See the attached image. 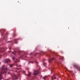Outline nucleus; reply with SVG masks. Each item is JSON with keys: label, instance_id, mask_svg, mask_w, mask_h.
<instances>
[{"label": "nucleus", "instance_id": "4468645a", "mask_svg": "<svg viewBox=\"0 0 80 80\" xmlns=\"http://www.w3.org/2000/svg\"><path fill=\"white\" fill-rule=\"evenodd\" d=\"M33 63V62H29L28 63L29 64H30V63Z\"/></svg>", "mask_w": 80, "mask_h": 80}, {"label": "nucleus", "instance_id": "9b49d317", "mask_svg": "<svg viewBox=\"0 0 80 80\" xmlns=\"http://www.w3.org/2000/svg\"><path fill=\"white\" fill-rule=\"evenodd\" d=\"M17 39H15V43H18V41H17Z\"/></svg>", "mask_w": 80, "mask_h": 80}, {"label": "nucleus", "instance_id": "f3484780", "mask_svg": "<svg viewBox=\"0 0 80 80\" xmlns=\"http://www.w3.org/2000/svg\"><path fill=\"white\" fill-rule=\"evenodd\" d=\"M12 41H10L7 42V43H10V42H12Z\"/></svg>", "mask_w": 80, "mask_h": 80}, {"label": "nucleus", "instance_id": "c85d7f7f", "mask_svg": "<svg viewBox=\"0 0 80 80\" xmlns=\"http://www.w3.org/2000/svg\"><path fill=\"white\" fill-rule=\"evenodd\" d=\"M50 52H52V50H50Z\"/></svg>", "mask_w": 80, "mask_h": 80}, {"label": "nucleus", "instance_id": "a211bd4d", "mask_svg": "<svg viewBox=\"0 0 80 80\" xmlns=\"http://www.w3.org/2000/svg\"><path fill=\"white\" fill-rule=\"evenodd\" d=\"M35 63H38V61H35Z\"/></svg>", "mask_w": 80, "mask_h": 80}, {"label": "nucleus", "instance_id": "2eb2a0df", "mask_svg": "<svg viewBox=\"0 0 80 80\" xmlns=\"http://www.w3.org/2000/svg\"><path fill=\"white\" fill-rule=\"evenodd\" d=\"M43 65L44 66H46V65H47V64L45 63H44L43 64Z\"/></svg>", "mask_w": 80, "mask_h": 80}, {"label": "nucleus", "instance_id": "6e6552de", "mask_svg": "<svg viewBox=\"0 0 80 80\" xmlns=\"http://www.w3.org/2000/svg\"><path fill=\"white\" fill-rule=\"evenodd\" d=\"M13 79L12 80H15V79H17V76L15 75H14V76L13 75Z\"/></svg>", "mask_w": 80, "mask_h": 80}, {"label": "nucleus", "instance_id": "7c9ffc66", "mask_svg": "<svg viewBox=\"0 0 80 80\" xmlns=\"http://www.w3.org/2000/svg\"><path fill=\"white\" fill-rule=\"evenodd\" d=\"M17 69L18 70V68H17Z\"/></svg>", "mask_w": 80, "mask_h": 80}, {"label": "nucleus", "instance_id": "f257e3e1", "mask_svg": "<svg viewBox=\"0 0 80 80\" xmlns=\"http://www.w3.org/2000/svg\"><path fill=\"white\" fill-rule=\"evenodd\" d=\"M1 70H2V71L1 72V73H6L7 71V68H4V66H3L1 68Z\"/></svg>", "mask_w": 80, "mask_h": 80}, {"label": "nucleus", "instance_id": "aec40b11", "mask_svg": "<svg viewBox=\"0 0 80 80\" xmlns=\"http://www.w3.org/2000/svg\"><path fill=\"white\" fill-rule=\"evenodd\" d=\"M61 58H64V57H63V56H62L61 57Z\"/></svg>", "mask_w": 80, "mask_h": 80}, {"label": "nucleus", "instance_id": "ddd939ff", "mask_svg": "<svg viewBox=\"0 0 80 80\" xmlns=\"http://www.w3.org/2000/svg\"><path fill=\"white\" fill-rule=\"evenodd\" d=\"M12 60H15V57H13L12 58Z\"/></svg>", "mask_w": 80, "mask_h": 80}, {"label": "nucleus", "instance_id": "412c9836", "mask_svg": "<svg viewBox=\"0 0 80 80\" xmlns=\"http://www.w3.org/2000/svg\"><path fill=\"white\" fill-rule=\"evenodd\" d=\"M18 62V61L17 60H16V61H15V63H17Z\"/></svg>", "mask_w": 80, "mask_h": 80}, {"label": "nucleus", "instance_id": "4be33fe9", "mask_svg": "<svg viewBox=\"0 0 80 80\" xmlns=\"http://www.w3.org/2000/svg\"><path fill=\"white\" fill-rule=\"evenodd\" d=\"M61 53H63V52L62 51H61Z\"/></svg>", "mask_w": 80, "mask_h": 80}, {"label": "nucleus", "instance_id": "423d86ee", "mask_svg": "<svg viewBox=\"0 0 80 80\" xmlns=\"http://www.w3.org/2000/svg\"><path fill=\"white\" fill-rule=\"evenodd\" d=\"M0 52H5V49L3 48H0Z\"/></svg>", "mask_w": 80, "mask_h": 80}, {"label": "nucleus", "instance_id": "1a4fd4ad", "mask_svg": "<svg viewBox=\"0 0 80 80\" xmlns=\"http://www.w3.org/2000/svg\"><path fill=\"white\" fill-rule=\"evenodd\" d=\"M49 77V75L48 76H45L44 77L43 79L44 80H45V79L47 78H48Z\"/></svg>", "mask_w": 80, "mask_h": 80}, {"label": "nucleus", "instance_id": "b1692460", "mask_svg": "<svg viewBox=\"0 0 80 80\" xmlns=\"http://www.w3.org/2000/svg\"><path fill=\"white\" fill-rule=\"evenodd\" d=\"M8 52L10 53V52H11V51H8Z\"/></svg>", "mask_w": 80, "mask_h": 80}, {"label": "nucleus", "instance_id": "f8f14e48", "mask_svg": "<svg viewBox=\"0 0 80 80\" xmlns=\"http://www.w3.org/2000/svg\"><path fill=\"white\" fill-rule=\"evenodd\" d=\"M2 76L0 74V80H2Z\"/></svg>", "mask_w": 80, "mask_h": 80}, {"label": "nucleus", "instance_id": "9d476101", "mask_svg": "<svg viewBox=\"0 0 80 80\" xmlns=\"http://www.w3.org/2000/svg\"><path fill=\"white\" fill-rule=\"evenodd\" d=\"M14 65L15 64H12L11 65H10L9 66L11 68H12L13 66H14Z\"/></svg>", "mask_w": 80, "mask_h": 80}, {"label": "nucleus", "instance_id": "a878e982", "mask_svg": "<svg viewBox=\"0 0 80 80\" xmlns=\"http://www.w3.org/2000/svg\"><path fill=\"white\" fill-rule=\"evenodd\" d=\"M12 53L13 54H14V53H15L14 52H12Z\"/></svg>", "mask_w": 80, "mask_h": 80}, {"label": "nucleus", "instance_id": "c756f323", "mask_svg": "<svg viewBox=\"0 0 80 80\" xmlns=\"http://www.w3.org/2000/svg\"><path fill=\"white\" fill-rule=\"evenodd\" d=\"M8 74H9V73H10V72H8Z\"/></svg>", "mask_w": 80, "mask_h": 80}, {"label": "nucleus", "instance_id": "39448f33", "mask_svg": "<svg viewBox=\"0 0 80 80\" xmlns=\"http://www.w3.org/2000/svg\"><path fill=\"white\" fill-rule=\"evenodd\" d=\"M53 60H55V58H51L49 59V62L50 63L52 62V61H53Z\"/></svg>", "mask_w": 80, "mask_h": 80}, {"label": "nucleus", "instance_id": "bb28decb", "mask_svg": "<svg viewBox=\"0 0 80 80\" xmlns=\"http://www.w3.org/2000/svg\"><path fill=\"white\" fill-rule=\"evenodd\" d=\"M14 32H15H15H16V30H14Z\"/></svg>", "mask_w": 80, "mask_h": 80}, {"label": "nucleus", "instance_id": "393cba45", "mask_svg": "<svg viewBox=\"0 0 80 80\" xmlns=\"http://www.w3.org/2000/svg\"><path fill=\"white\" fill-rule=\"evenodd\" d=\"M15 33H14V36H15Z\"/></svg>", "mask_w": 80, "mask_h": 80}, {"label": "nucleus", "instance_id": "f03ea898", "mask_svg": "<svg viewBox=\"0 0 80 80\" xmlns=\"http://www.w3.org/2000/svg\"><path fill=\"white\" fill-rule=\"evenodd\" d=\"M11 62V60L9 59H7L5 61V63H10Z\"/></svg>", "mask_w": 80, "mask_h": 80}, {"label": "nucleus", "instance_id": "cd10ccee", "mask_svg": "<svg viewBox=\"0 0 80 80\" xmlns=\"http://www.w3.org/2000/svg\"><path fill=\"white\" fill-rule=\"evenodd\" d=\"M52 53H54V54H55V52H52Z\"/></svg>", "mask_w": 80, "mask_h": 80}, {"label": "nucleus", "instance_id": "0eeeda50", "mask_svg": "<svg viewBox=\"0 0 80 80\" xmlns=\"http://www.w3.org/2000/svg\"><path fill=\"white\" fill-rule=\"evenodd\" d=\"M52 80H53V79H56V77H55V75L54 74L53 77L51 78Z\"/></svg>", "mask_w": 80, "mask_h": 80}, {"label": "nucleus", "instance_id": "5701e85b", "mask_svg": "<svg viewBox=\"0 0 80 80\" xmlns=\"http://www.w3.org/2000/svg\"><path fill=\"white\" fill-rule=\"evenodd\" d=\"M9 50H11V48H10L9 47Z\"/></svg>", "mask_w": 80, "mask_h": 80}, {"label": "nucleus", "instance_id": "2f4dec72", "mask_svg": "<svg viewBox=\"0 0 80 80\" xmlns=\"http://www.w3.org/2000/svg\"><path fill=\"white\" fill-rule=\"evenodd\" d=\"M52 73V71H51V73Z\"/></svg>", "mask_w": 80, "mask_h": 80}, {"label": "nucleus", "instance_id": "dca6fc26", "mask_svg": "<svg viewBox=\"0 0 80 80\" xmlns=\"http://www.w3.org/2000/svg\"><path fill=\"white\" fill-rule=\"evenodd\" d=\"M30 75H31V74L30 73V72H29V73H28V76L29 77H30Z\"/></svg>", "mask_w": 80, "mask_h": 80}, {"label": "nucleus", "instance_id": "6ab92c4d", "mask_svg": "<svg viewBox=\"0 0 80 80\" xmlns=\"http://www.w3.org/2000/svg\"><path fill=\"white\" fill-rule=\"evenodd\" d=\"M2 31H5V30H1L0 32H2Z\"/></svg>", "mask_w": 80, "mask_h": 80}, {"label": "nucleus", "instance_id": "7ed1b4c3", "mask_svg": "<svg viewBox=\"0 0 80 80\" xmlns=\"http://www.w3.org/2000/svg\"><path fill=\"white\" fill-rule=\"evenodd\" d=\"M73 66L75 68H78L79 70H80V67L78 66V65L76 64H73Z\"/></svg>", "mask_w": 80, "mask_h": 80}, {"label": "nucleus", "instance_id": "20e7f679", "mask_svg": "<svg viewBox=\"0 0 80 80\" xmlns=\"http://www.w3.org/2000/svg\"><path fill=\"white\" fill-rule=\"evenodd\" d=\"M38 73H39V72H38V71L37 70V71H35L33 73L35 75H37L38 74Z\"/></svg>", "mask_w": 80, "mask_h": 80}]
</instances>
